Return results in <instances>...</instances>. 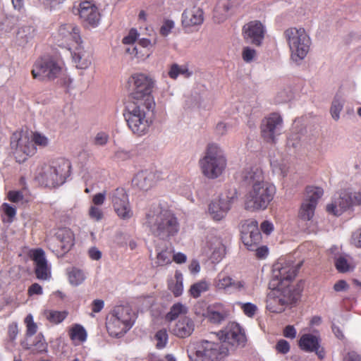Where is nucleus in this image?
Masks as SVG:
<instances>
[{"label":"nucleus","instance_id":"obj_1","mask_svg":"<svg viewBox=\"0 0 361 361\" xmlns=\"http://www.w3.org/2000/svg\"><path fill=\"white\" fill-rule=\"evenodd\" d=\"M128 83L132 101L126 106L124 117L132 133L142 136L147 133L151 124L148 115L155 106L152 92L156 80L149 75L137 73L128 78Z\"/></svg>","mask_w":361,"mask_h":361},{"label":"nucleus","instance_id":"obj_2","mask_svg":"<svg viewBox=\"0 0 361 361\" xmlns=\"http://www.w3.org/2000/svg\"><path fill=\"white\" fill-rule=\"evenodd\" d=\"M302 262L293 264L286 262L274 266L271 286L273 289L268 293L266 308L273 313L283 312L288 305L295 303L299 298V293L290 286L291 281L296 276Z\"/></svg>","mask_w":361,"mask_h":361},{"label":"nucleus","instance_id":"obj_3","mask_svg":"<svg viewBox=\"0 0 361 361\" xmlns=\"http://www.w3.org/2000/svg\"><path fill=\"white\" fill-rule=\"evenodd\" d=\"M243 178L252 184L245 196V209L250 212L266 209L275 195V186L264 181L262 169L256 166L245 169L243 172Z\"/></svg>","mask_w":361,"mask_h":361},{"label":"nucleus","instance_id":"obj_4","mask_svg":"<svg viewBox=\"0 0 361 361\" xmlns=\"http://www.w3.org/2000/svg\"><path fill=\"white\" fill-rule=\"evenodd\" d=\"M146 224L154 235L161 238L174 235L179 230L175 215L159 206L154 207L146 214Z\"/></svg>","mask_w":361,"mask_h":361},{"label":"nucleus","instance_id":"obj_5","mask_svg":"<svg viewBox=\"0 0 361 361\" xmlns=\"http://www.w3.org/2000/svg\"><path fill=\"white\" fill-rule=\"evenodd\" d=\"M71 165L65 159H58L50 164L42 165L35 176L38 183L48 188H56L62 185L71 174Z\"/></svg>","mask_w":361,"mask_h":361},{"label":"nucleus","instance_id":"obj_6","mask_svg":"<svg viewBox=\"0 0 361 361\" xmlns=\"http://www.w3.org/2000/svg\"><path fill=\"white\" fill-rule=\"evenodd\" d=\"M199 164L202 174L208 178L219 177L224 171L227 160L222 149L214 143L207 145L204 156L200 160Z\"/></svg>","mask_w":361,"mask_h":361},{"label":"nucleus","instance_id":"obj_7","mask_svg":"<svg viewBox=\"0 0 361 361\" xmlns=\"http://www.w3.org/2000/svg\"><path fill=\"white\" fill-rule=\"evenodd\" d=\"M284 35L291 51V57L294 61L303 59L309 51L310 39L305 29L290 27Z\"/></svg>","mask_w":361,"mask_h":361},{"label":"nucleus","instance_id":"obj_8","mask_svg":"<svg viewBox=\"0 0 361 361\" xmlns=\"http://www.w3.org/2000/svg\"><path fill=\"white\" fill-rule=\"evenodd\" d=\"M228 352V346L220 342L202 340L197 345L194 361H223Z\"/></svg>","mask_w":361,"mask_h":361},{"label":"nucleus","instance_id":"obj_9","mask_svg":"<svg viewBox=\"0 0 361 361\" xmlns=\"http://www.w3.org/2000/svg\"><path fill=\"white\" fill-rule=\"evenodd\" d=\"M10 145L16 161L19 163L24 162L37 152L32 141L23 131L17 130L12 134Z\"/></svg>","mask_w":361,"mask_h":361},{"label":"nucleus","instance_id":"obj_10","mask_svg":"<svg viewBox=\"0 0 361 361\" xmlns=\"http://www.w3.org/2000/svg\"><path fill=\"white\" fill-rule=\"evenodd\" d=\"M61 71V66L55 59L50 56H44L35 62L31 74L33 78L42 81L53 80L59 76Z\"/></svg>","mask_w":361,"mask_h":361},{"label":"nucleus","instance_id":"obj_11","mask_svg":"<svg viewBox=\"0 0 361 361\" xmlns=\"http://www.w3.org/2000/svg\"><path fill=\"white\" fill-rule=\"evenodd\" d=\"M361 205V190L358 192L342 191L338 197L326 206V211L335 216H340L353 206Z\"/></svg>","mask_w":361,"mask_h":361},{"label":"nucleus","instance_id":"obj_12","mask_svg":"<svg viewBox=\"0 0 361 361\" xmlns=\"http://www.w3.org/2000/svg\"><path fill=\"white\" fill-rule=\"evenodd\" d=\"M241 240L247 250L253 251L262 241V235L258 222L253 219H246L240 223Z\"/></svg>","mask_w":361,"mask_h":361},{"label":"nucleus","instance_id":"obj_13","mask_svg":"<svg viewBox=\"0 0 361 361\" xmlns=\"http://www.w3.org/2000/svg\"><path fill=\"white\" fill-rule=\"evenodd\" d=\"M283 118L278 113H271L264 117L260 124V134L264 141L275 143L276 136L280 135L283 126Z\"/></svg>","mask_w":361,"mask_h":361},{"label":"nucleus","instance_id":"obj_14","mask_svg":"<svg viewBox=\"0 0 361 361\" xmlns=\"http://www.w3.org/2000/svg\"><path fill=\"white\" fill-rule=\"evenodd\" d=\"M114 209L117 216L123 220H128L133 216V211L130 206L128 195L123 188H118L113 190L110 195Z\"/></svg>","mask_w":361,"mask_h":361},{"label":"nucleus","instance_id":"obj_15","mask_svg":"<svg viewBox=\"0 0 361 361\" xmlns=\"http://www.w3.org/2000/svg\"><path fill=\"white\" fill-rule=\"evenodd\" d=\"M306 198L302 203L298 216L305 221L312 219L318 200L322 197L324 190L322 188L307 186L305 190Z\"/></svg>","mask_w":361,"mask_h":361},{"label":"nucleus","instance_id":"obj_16","mask_svg":"<svg viewBox=\"0 0 361 361\" xmlns=\"http://www.w3.org/2000/svg\"><path fill=\"white\" fill-rule=\"evenodd\" d=\"M212 286L217 293L231 294L244 290L245 283L243 280H235L228 274L221 271L214 279Z\"/></svg>","mask_w":361,"mask_h":361},{"label":"nucleus","instance_id":"obj_17","mask_svg":"<svg viewBox=\"0 0 361 361\" xmlns=\"http://www.w3.org/2000/svg\"><path fill=\"white\" fill-rule=\"evenodd\" d=\"M55 37L59 46L68 49L82 43L79 28L71 23L61 25Z\"/></svg>","mask_w":361,"mask_h":361},{"label":"nucleus","instance_id":"obj_18","mask_svg":"<svg viewBox=\"0 0 361 361\" xmlns=\"http://www.w3.org/2000/svg\"><path fill=\"white\" fill-rule=\"evenodd\" d=\"M217 336L220 343L227 346L244 345L246 343V337L239 324L236 323L228 324L223 330L220 331Z\"/></svg>","mask_w":361,"mask_h":361},{"label":"nucleus","instance_id":"obj_19","mask_svg":"<svg viewBox=\"0 0 361 361\" xmlns=\"http://www.w3.org/2000/svg\"><path fill=\"white\" fill-rule=\"evenodd\" d=\"M236 190L233 189L226 194H221L219 200L212 202L209 207V212L215 221L221 220L231 209L233 200L236 198Z\"/></svg>","mask_w":361,"mask_h":361},{"label":"nucleus","instance_id":"obj_20","mask_svg":"<svg viewBox=\"0 0 361 361\" xmlns=\"http://www.w3.org/2000/svg\"><path fill=\"white\" fill-rule=\"evenodd\" d=\"M162 179L161 171L146 169L137 172L132 183L135 187L140 190L147 191L157 185L158 182Z\"/></svg>","mask_w":361,"mask_h":361},{"label":"nucleus","instance_id":"obj_21","mask_svg":"<svg viewBox=\"0 0 361 361\" xmlns=\"http://www.w3.org/2000/svg\"><path fill=\"white\" fill-rule=\"evenodd\" d=\"M55 237L59 245L56 247L52 243L49 245L52 251L58 255H63L68 252L74 245L75 235L70 228H59L56 231Z\"/></svg>","mask_w":361,"mask_h":361},{"label":"nucleus","instance_id":"obj_22","mask_svg":"<svg viewBox=\"0 0 361 361\" xmlns=\"http://www.w3.org/2000/svg\"><path fill=\"white\" fill-rule=\"evenodd\" d=\"M242 32L245 41L259 47L264 37L265 30L259 21L252 20L243 25Z\"/></svg>","mask_w":361,"mask_h":361},{"label":"nucleus","instance_id":"obj_23","mask_svg":"<svg viewBox=\"0 0 361 361\" xmlns=\"http://www.w3.org/2000/svg\"><path fill=\"white\" fill-rule=\"evenodd\" d=\"M78 13L82 23L92 27L97 26L100 20L98 8L90 1H85L79 4Z\"/></svg>","mask_w":361,"mask_h":361},{"label":"nucleus","instance_id":"obj_24","mask_svg":"<svg viewBox=\"0 0 361 361\" xmlns=\"http://www.w3.org/2000/svg\"><path fill=\"white\" fill-rule=\"evenodd\" d=\"M32 259L35 264V273L38 279L47 280L51 276L44 252L38 248L32 250Z\"/></svg>","mask_w":361,"mask_h":361},{"label":"nucleus","instance_id":"obj_25","mask_svg":"<svg viewBox=\"0 0 361 361\" xmlns=\"http://www.w3.org/2000/svg\"><path fill=\"white\" fill-rule=\"evenodd\" d=\"M298 345L304 351L315 352L320 359L324 356V351L323 348H320L319 338L313 334L302 335L299 340Z\"/></svg>","mask_w":361,"mask_h":361},{"label":"nucleus","instance_id":"obj_26","mask_svg":"<svg viewBox=\"0 0 361 361\" xmlns=\"http://www.w3.org/2000/svg\"><path fill=\"white\" fill-rule=\"evenodd\" d=\"M204 21L203 10L197 6L186 8L182 14V24L184 27L201 25Z\"/></svg>","mask_w":361,"mask_h":361},{"label":"nucleus","instance_id":"obj_27","mask_svg":"<svg viewBox=\"0 0 361 361\" xmlns=\"http://www.w3.org/2000/svg\"><path fill=\"white\" fill-rule=\"evenodd\" d=\"M72 58L75 66L80 69L87 68L92 63V54L85 50L81 44L75 46V50L72 53Z\"/></svg>","mask_w":361,"mask_h":361},{"label":"nucleus","instance_id":"obj_28","mask_svg":"<svg viewBox=\"0 0 361 361\" xmlns=\"http://www.w3.org/2000/svg\"><path fill=\"white\" fill-rule=\"evenodd\" d=\"M244 0H220L219 6L214 11V18L218 23L223 22L228 16V12L240 5Z\"/></svg>","mask_w":361,"mask_h":361},{"label":"nucleus","instance_id":"obj_29","mask_svg":"<svg viewBox=\"0 0 361 361\" xmlns=\"http://www.w3.org/2000/svg\"><path fill=\"white\" fill-rule=\"evenodd\" d=\"M106 326L108 333L113 337L121 336L130 329L128 326L119 321V317H116L112 314L107 317Z\"/></svg>","mask_w":361,"mask_h":361},{"label":"nucleus","instance_id":"obj_30","mask_svg":"<svg viewBox=\"0 0 361 361\" xmlns=\"http://www.w3.org/2000/svg\"><path fill=\"white\" fill-rule=\"evenodd\" d=\"M111 314L116 317H119V321L126 326H128L130 329L133 326L136 318L133 310L129 306H117Z\"/></svg>","mask_w":361,"mask_h":361},{"label":"nucleus","instance_id":"obj_31","mask_svg":"<svg viewBox=\"0 0 361 361\" xmlns=\"http://www.w3.org/2000/svg\"><path fill=\"white\" fill-rule=\"evenodd\" d=\"M192 320L187 317L180 319L173 328V334L179 338H186L191 335L194 331Z\"/></svg>","mask_w":361,"mask_h":361},{"label":"nucleus","instance_id":"obj_32","mask_svg":"<svg viewBox=\"0 0 361 361\" xmlns=\"http://www.w3.org/2000/svg\"><path fill=\"white\" fill-rule=\"evenodd\" d=\"M68 336L75 345H79L86 341L87 334L82 325L75 324L69 329Z\"/></svg>","mask_w":361,"mask_h":361},{"label":"nucleus","instance_id":"obj_33","mask_svg":"<svg viewBox=\"0 0 361 361\" xmlns=\"http://www.w3.org/2000/svg\"><path fill=\"white\" fill-rule=\"evenodd\" d=\"M68 312L66 310L57 311L54 310H45L43 315L47 321L52 324L61 323L68 316Z\"/></svg>","mask_w":361,"mask_h":361},{"label":"nucleus","instance_id":"obj_34","mask_svg":"<svg viewBox=\"0 0 361 361\" xmlns=\"http://www.w3.org/2000/svg\"><path fill=\"white\" fill-rule=\"evenodd\" d=\"M168 75L170 78L176 80L180 75L189 78L191 76L192 73L189 71L186 66H179L177 63H173L170 66Z\"/></svg>","mask_w":361,"mask_h":361},{"label":"nucleus","instance_id":"obj_35","mask_svg":"<svg viewBox=\"0 0 361 361\" xmlns=\"http://www.w3.org/2000/svg\"><path fill=\"white\" fill-rule=\"evenodd\" d=\"M209 289V283L205 280H201L190 286L189 293L192 298H197L202 293L207 292Z\"/></svg>","mask_w":361,"mask_h":361},{"label":"nucleus","instance_id":"obj_36","mask_svg":"<svg viewBox=\"0 0 361 361\" xmlns=\"http://www.w3.org/2000/svg\"><path fill=\"white\" fill-rule=\"evenodd\" d=\"M186 313V307L180 302H177L171 307L170 311L167 313L166 316V319L168 321H173L178 318L179 315Z\"/></svg>","mask_w":361,"mask_h":361},{"label":"nucleus","instance_id":"obj_37","mask_svg":"<svg viewBox=\"0 0 361 361\" xmlns=\"http://www.w3.org/2000/svg\"><path fill=\"white\" fill-rule=\"evenodd\" d=\"M68 279L72 285L78 286L85 281V275L82 270L73 268L68 273Z\"/></svg>","mask_w":361,"mask_h":361},{"label":"nucleus","instance_id":"obj_38","mask_svg":"<svg viewBox=\"0 0 361 361\" xmlns=\"http://www.w3.org/2000/svg\"><path fill=\"white\" fill-rule=\"evenodd\" d=\"M171 262V252L168 248L158 251L156 257V264L157 266H164Z\"/></svg>","mask_w":361,"mask_h":361},{"label":"nucleus","instance_id":"obj_39","mask_svg":"<svg viewBox=\"0 0 361 361\" xmlns=\"http://www.w3.org/2000/svg\"><path fill=\"white\" fill-rule=\"evenodd\" d=\"M24 323L26 326V336L28 337L32 336L37 331V325L33 320L32 314H28L24 319Z\"/></svg>","mask_w":361,"mask_h":361},{"label":"nucleus","instance_id":"obj_40","mask_svg":"<svg viewBox=\"0 0 361 361\" xmlns=\"http://www.w3.org/2000/svg\"><path fill=\"white\" fill-rule=\"evenodd\" d=\"M154 339L157 341L156 347L159 349L164 348L168 341V334L165 329L158 331L155 336Z\"/></svg>","mask_w":361,"mask_h":361},{"label":"nucleus","instance_id":"obj_41","mask_svg":"<svg viewBox=\"0 0 361 361\" xmlns=\"http://www.w3.org/2000/svg\"><path fill=\"white\" fill-rule=\"evenodd\" d=\"M257 57V51L250 47H244L242 50V59L247 63H251Z\"/></svg>","mask_w":361,"mask_h":361},{"label":"nucleus","instance_id":"obj_42","mask_svg":"<svg viewBox=\"0 0 361 361\" xmlns=\"http://www.w3.org/2000/svg\"><path fill=\"white\" fill-rule=\"evenodd\" d=\"M343 107V104L340 99H334L330 110L331 116L334 120L338 121L339 119L340 113L342 111Z\"/></svg>","mask_w":361,"mask_h":361},{"label":"nucleus","instance_id":"obj_43","mask_svg":"<svg viewBox=\"0 0 361 361\" xmlns=\"http://www.w3.org/2000/svg\"><path fill=\"white\" fill-rule=\"evenodd\" d=\"M0 210L3 212L4 214L8 217V222H12L13 218L16 215V209L11 206L8 203H3L0 207Z\"/></svg>","mask_w":361,"mask_h":361},{"label":"nucleus","instance_id":"obj_44","mask_svg":"<svg viewBox=\"0 0 361 361\" xmlns=\"http://www.w3.org/2000/svg\"><path fill=\"white\" fill-rule=\"evenodd\" d=\"M335 266L336 269L339 272L345 273L350 269V265L348 260L344 257H338L335 262Z\"/></svg>","mask_w":361,"mask_h":361},{"label":"nucleus","instance_id":"obj_45","mask_svg":"<svg viewBox=\"0 0 361 361\" xmlns=\"http://www.w3.org/2000/svg\"><path fill=\"white\" fill-rule=\"evenodd\" d=\"M226 314L214 310H209L207 313V318L212 324H220L225 319Z\"/></svg>","mask_w":361,"mask_h":361},{"label":"nucleus","instance_id":"obj_46","mask_svg":"<svg viewBox=\"0 0 361 361\" xmlns=\"http://www.w3.org/2000/svg\"><path fill=\"white\" fill-rule=\"evenodd\" d=\"M30 140L32 141L34 145H37L42 147H47L49 144L48 138L45 135L38 132L33 133L32 138Z\"/></svg>","mask_w":361,"mask_h":361},{"label":"nucleus","instance_id":"obj_47","mask_svg":"<svg viewBox=\"0 0 361 361\" xmlns=\"http://www.w3.org/2000/svg\"><path fill=\"white\" fill-rule=\"evenodd\" d=\"M88 214L90 219L96 221H101L104 217V214L102 209L93 205L90 207Z\"/></svg>","mask_w":361,"mask_h":361},{"label":"nucleus","instance_id":"obj_48","mask_svg":"<svg viewBox=\"0 0 361 361\" xmlns=\"http://www.w3.org/2000/svg\"><path fill=\"white\" fill-rule=\"evenodd\" d=\"M174 27V22L172 20H165L160 27L159 33L163 37L168 36Z\"/></svg>","mask_w":361,"mask_h":361},{"label":"nucleus","instance_id":"obj_49","mask_svg":"<svg viewBox=\"0 0 361 361\" xmlns=\"http://www.w3.org/2000/svg\"><path fill=\"white\" fill-rule=\"evenodd\" d=\"M290 348L289 343L284 339H280L275 345L277 353L283 355L287 354L290 351Z\"/></svg>","mask_w":361,"mask_h":361},{"label":"nucleus","instance_id":"obj_50","mask_svg":"<svg viewBox=\"0 0 361 361\" xmlns=\"http://www.w3.org/2000/svg\"><path fill=\"white\" fill-rule=\"evenodd\" d=\"M241 309L243 311L244 314L248 317H252L257 310V306L251 302H246L241 305Z\"/></svg>","mask_w":361,"mask_h":361},{"label":"nucleus","instance_id":"obj_51","mask_svg":"<svg viewBox=\"0 0 361 361\" xmlns=\"http://www.w3.org/2000/svg\"><path fill=\"white\" fill-rule=\"evenodd\" d=\"M271 166L275 173H279L282 176H286L288 173V167L284 164H279L276 161H271Z\"/></svg>","mask_w":361,"mask_h":361},{"label":"nucleus","instance_id":"obj_52","mask_svg":"<svg viewBox=\"0 0 361 361\" xmlns=\"http://www.w3.org/2000/svg\"><path fill=\"white\" fill-rule=\"evenodd\" d=\"M138 36L137 30L132 28L129 31L128 35L123 38L122 42L124 44H133Z\"/></svg>","mask_w":361,"mask_h":361},{"label":"nucleus","instance_id":"obj_53","mask_svg":"<svg viewBox=\"0 0 361 361\" xmlns=\"http://www.w3.org/2000/svg\"><path fill=\"white\" fill-rule=\"evenodd\" d=\"M109 140V135L104 132L98 133L94 137V144L97 145H104L107 143Z\"/></svg>","mask_w":361,"mask_h":361},{"label":"nucleus","instance_id":"obj_54","mask_svg":"<svg viewBox=\"0 0 361 361\" xmlns=\"http://www.w3.org/2000/svg\"><path fill=\"white\" fill-rule=\"evenodd\" d=\"M18 332V325L16 322H12L8 325V334L11 341H14L16 338Z\"/></svg>","mask_w":361,"mask_h":361},{"label":"nucleus","instance_id":"obj_55","mask_svg":"<svg viewBox=\"0 0 361 361\" xmlns=\"http://www.w3.org/2000/svg\"><path fill=\"white\" fill-rule=\"evenodd\" d=\"M169 288L176 297L180 295L183 293V282H176L174 284H169Z\"/></svg>","mask_w":361,"mask_h":361},{"label":"nucleus","instance_id":"obj_56","mask_svg":"<svg viewBox=\"0 0 361 361\" xmlns=\"http://www.w3.org/2000/svg\"><path fill=\"white\" fill-rule=\"evenodd\" d=\"M106 199V193L104 192H99L95 194L92 197V203L94 204L93 206H100L102 205L105 201Z\"/></svg>","mask_w":361,"mask_h":361},{"label":"nucleus","instance_id":"obj_57","mask_svg":"<svg viewBox=\"0 0 361 361\" xmlns=\"http://www.w3.org/2000/svg\"><path fill=\"white\" fill-rule=\"evenodd\" d=\"M260 228L264 234L269 235L274 231V224L271 221L265 220L261 224Z\"/></svg>","mask_w":361,"mask_h":361},{"label":"nucleus","instance_id":"obj_58","mask_svg":"<svg viewBox=\"0 0 361 361\" xmlns=\"http://www.w3.org/2000/svg\"><path fill=\"white\" fill-rule=\"evenodd\" d=\"M254 250L255 251L256 257L258 259L265 258L269 253L267 247L264 246V245L260 246V247H259V245H258V246H257L256 249H255Z\"/></svg>","mask_w":361,"mask_h":361},{"label":"nucleus","instance_id":"obj_59","mask_svg":"<svg viewBox=\"0 0 361 361\" xmlns=\"http://www.w3.org/2000/svg\"><path fill=\"white\" fill-rule=\"evenodd\" d=\"M27 293L30 296H32L33 295H42V288L39 284L35 283L32 284L29 287Z\"/></svg>","mask_w":361,"mask_h":361},{"label":"nucleus","instance_id":"obj_60","mask_svg":"<svg viewBox=\"0 0 361 361\" xmlns=\"http://www.w3.org/2000/svg\"><path fill=\"white\" fill-rule=\"evenodd\" d=\"M8 199L12 202H18L23 198V195L19 191L11 190L8 193Z\"/></svg>","mask_w":361,"mask_h":361},{"label":"nucleus","instance_id":"obj_61","mask_svg":"<svg viewBox=\"0 0 361 361\" xmlns=\"http://www.w3.org/2000/svg\"><path fill=\"white\" fill-rule=\"evenodd\" d=\"M351 240L355 246L361 248V228L353 233Z\"/></svg>","mask_w":361,"mask_h":361},{"label":"nucleus","instance_id":"obj_62","mask_svg":"<svg viewBox=\"0 0 361 361\" xmlns=\"http://www.w3.org/2000/svg\"><path fill=\"white\" fill-rule=\"evenodd\" d=\"M88 255L92 260H99L102 258V252L96 247L90 248Z\"/></svg>","mask_w":361,"mask_h":361},{"label":"nucleus","instance_id":"obj_63","mask_svg":"<svg viewBox=\"0 0 361 361\" xmlns=\"http://www.w3.org/2000/svg\"><path fill=\"white\" fill-rule=\"evenodd\" d=\"M349 286L347 282L344 280L338 281L334 286V290L336 292L344 291L348 289Z\"/></svg>","mask_w":361,"mask_h":361},{"label":"nucleus","instance_id":"obj_64","mask_svg":"<svg viewBox=\"0 0 361 361\" xmlns=\"http://www.w3.org/2000/svg\"><path fill=\"white\" fill-rule=\"evenodd\" d=\"M344 361H361V357L355 352H350L344 357Z\"/></svg>","mask_w":361,"mask_h":361}]
</instances>
